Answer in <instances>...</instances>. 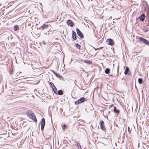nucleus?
<instances>
[{"label": "nucleus", "mask_w": 149, "mask_h": 149, "mask_svg": "<svg viewBox=\"0 0 149 149\" xmlns=\"http://www.w3.org/2000/svg\"><path fill=\"white\" fill-rule=\"evenodd\" d=\"M76 145H77V146L78 147L79 146L80 147V148L81 149V146H80V145L79 143L77 142V143Z\"/></svg>", "instance_id": "5701e85b"}, {"label": "nucleus", "mask_w": 149, "mask_h": 149, "mask_svg": "<svg viewBox=\"0 0 149 149\" xmlns=\"http://www.w3.org/2000/svg\"><path fill=\"white\" fill-rule=\"evenodd\" d=\"M107 44L109 45H112L114 44L113 40L110 38L107 39Z\"/></svg>", "instance_id": "0eeeda50"}, {"label": "nucleus", "mask_w": 149, "mask_h": 149, "mask_svg": "<svg viewBox=\"0 0 149 149\" xmlns=\"http://www.w3.org/2000/svg\"><path fill=\"white\" fill-rule=\"evenodd\" d=\"M102 48V47H100L99 48H98L99 49H101Z\"/></svg>", "instance_id": "c85d7f7f"}, {"label": "nucleus", "mask_w": 149, "mask_h": 149, "mask_svg": "<svg viewBox=\"0 0 149 149\" xmlns=\"http://www.w3.org/2000/svg\"><path fill=\"white\" fill-rule=\"evenodd\" d=\"M110 70L109 68H106L105 69V73L107 74H108L110 72Z\"/></svg>", "instance_id": "dca6fc26"}, {"label": "nucleus", "mask_w": 149, "mask_h": 149, "mask_svg": "<svg viewBox=\"0 0 149 149\" xmlns=\"http://www.w3.org/2000/svg\"><path fill=\"white\" fill-rule=\"evenodd\" d=\"M75 81L74 82V83H75Z\"/></svg>", "instance_id": "7c9ffc66"}, {"label": "nucleus", "mask_w": 149, "mask_h": 149, "mask_svg": "<svg viewBox=\"0 0 149 149\" xmlns=\"http://www.w3.org/2000/svg\"><path fill=\"white\" fill-rule=\"evenodd\" d=\"M54 88L52 87L53 91L55 93L57 94V89L54 85Z\"/></svg>", "instance_id": "4468645a"}, {"label": "nucleus", "mask_w": 149, "mask_h": 149, "mask_svg": "<svg viewBox=\"0 0 149 149\" xmlns=\"http://www.w3.org/2000/svg\"><path fill=\"white\" fill-rule=\"evenodd\" d=\"M145 17V15L143 14L141 15L139 17L140 20L142 21H143L144 20V18Z\"/></svg>", "instance_id": "9b49d317"}, {"label": "nucleus", "mask_w": 149, "mask_h": 149, "mask_svg": "<svg viewBox=\"0 0 149 149\" xmlns=\"http://www.w3.org/2000/svg\"><path fill=\"white\" fill-rule=\"evenodd\" d=\"M93 52V51L92 50L91 51V53L92 54H91V55L92 56H93V55H94V56L95 55L97 54V52H94L93 53L92 52Z\"/></svg>", "instance_id": "4be33fe9"}, {"label": "nucleus", "mask_w": 149, "mask_h": 149, "mask_svg": "<svg viewBox=\"0 0 149 149\" xmlns=\"http://www.w3.org/2000/svg\"><path fill=\"white\" fill-rule=\"evenodd\" d=\"M49 84L52 87L53 85V86H54V84H53V83H52V82H50L49 83Z\"/></svg>", "instance_id": "393cba45"}, {"label": "nucleus", "mask_w": 149, "mask_h": 149, "mask_svg": "<svg viewBox=\"0 0 149 149\" xmlns=\"http://www.w3.org/2000/svg\"><path fill=\"white\" fill-rule=\"evenodd\" d=\"M41 126V129L42 131H43L45 123V120L44 118H42L40 122Z\"/></svg>", "instance_id": "7ed1b4c3"}, {"label": "nucleus", "mask_w": 149, "mask_h": 149, "mask_svg": "<svg viewBox=\"0 0 149 149\" xmlns=\"http://www.w3.org/2000/svg\"><path fill=\"white\" fill-rule=\"evenodd\" d=\"M113 112L116 114H118L120 111L119 110L117 109V108L116 107H114L113 109Z\"/></svg>", "instance_id": "f8f14e48"}, {"label": "nucleus", "mask_w": 149, "mask_h": 149, "mask_svg": "<svg viewBox=\"0 0 149 149\" xmlns=\"http://www.w3.org/2000/svg\"><path fill=\"white\" fill-rule=\"evenodd\" d=\"M53 72L54 73L55 75L58 77H61V75L58 73H57L56 72H55L53 71Z\"/></svg>", "instance_id": "f3484780"}, {"label": "nucleus", "mask_w": 149, "mask_h": 149, "mask_svg": "<svg viewBox=\"0 0 149 149\" xmlns=\"http://www.w3.org/2000/svg\"><path fill=\"white\" fill-rule=\"evenodd\" d=\"M49 25H47L46 24H44L42 26H41V28L42 30H44L45 29H46L48 28L49 26Z\"/></svg>", "instance_id": "6e6552de"}, {"label": "nucleus", "mask_w": 149, "mask_h": 149, "mask_svg": "<svg viewBox=\"0 0 149 149\" xmlns=\"http://www.w3.org/2000/svg\"><path fill=\"white\" fill-rule=\"evenodd\" d=\"M139 40L140 41L142 42L144 44L149 46V41L146 39L141 37L139 38Z\"/></svg>", "instance_id": "f03ea898"}, {"label": "nucleus", "mask_w": 149, "mask_h": 149, "mask_svg": "<svg viewBox=\"0 0 149 149\" xmlns=\"http://www.w3.org/2000/svg\"><path fill=\"white\" fill-rule=\"evenodd\" d=\"M66 127V126L65 125H64L62 127V128L64 130L65 129Z\"/></svg>", "instance_id": "b1692460"}, {"label": "nucleus", "mask_w": 149, "mask_h": 149, "mask_svg": "<svg viewBox=\"0 0 149 149\" xmlns=\"http://www.w3.org/2000/svg\"><path fill=\"white\" fill-rule=\"evenodd\" d=\"M130 129V128L129 127H128V131L129 132H130V130H129V129Z\"/></svg>", "instance_id": "bb28decb"}, {"label": "nucleus", "mask_w": 149, "mask_h": 149, "mask_svg": "<svg viewBox=\"0 0 149 149\" xmlns=\"http://www.w3.org/2000/svg\"><path fill=\"white\" fill-rule=\"evenodd\" d=\"M93 48H94L95 49V50H96V48H95V47H93Z\"/></svg>", "instance_id": "a878e982"}, {"label": "nucleus", "mask_w": 149, "mask_h": 149, "mask_svg": "<svg viewBox=\"0 0 149 149\" xmlns=\"http://www.w3.org/2000/svg\"><path fill=\"white\" fill-rule=\"evenodd\" d=\"M57 94L60 95H62L63 94V92L62 90H60L57 92Z\"/></svg>", "instance_id": "2eb2a0df"}, {"label": "nucleus", "mask_w": 149, "mask_h": 149, "mask_svg": "<svg viewBox=\"0 0 149 149\" xmlns=\"http://www.w3.org/2000/svg\"><path fill=\"white\" fill-rule=\"evenodd\" d=\"M67 24L71 27L72 26L74 25V23L70 20H68L67 22Z\"/></svg>", "instance_id": "1a4fd4ad"}, {"label": "nucleus", "mask_w": 149, "mask_h": 149, "mask_svg": "<svg viewBox=\"0 0 149 149\" xmlns=\"http://www.w3.org/2000/svg\"><path fill=\"white\" fill-rule=\"evenodd\" d=\"M96 49V50H98V49H98V48H97Z\"/></svg>", "instance_id": "c756f323"}, {"label": "nucleus", "mask_w": 149, "mask_h": 149, "mask_svg": "<svg viewBox=\"0 0 149 149\" xmlns=\"http://www.w3.org/2000/svg\"><path fill=\"white\" fill-rule=\"evenodd\" d=\"M100 124L101 129L103 131H105L106 129L104 126L103 121L102 120L100 121Z\"/></svg>", "instance_id": "39448f33"}, {"label": "nucleus", "mask_w": 149, "mask_h": 149, "mask_svg": "<svg viewBox=\"0 0 149 149\" xmlns=\"http://www.w3.org/2000/svg\"><path fill=\"white\" fill-rule=\"evenodd\" d=\"M72 38L74 40H76L77 35L75 32L73 31H72Z\"/></svg>", "instance_id": "9d476101"}, {"label": "nucleus", "mask_w": 149, "mask_h": 149, "mask_svg": "<svg viewBox=\"0 0 149 149\" xmlns=\"http://www.w3.org/2000/svg\"><path fill=\"white\" fill-rule=\"evenodd\" d=\"M44 44H45V43L44 42Z\"/></svg>", "instance_id": "2f4dec72"}, {"label": "nucleus", "mask_w": 149, "mask_h": 149, "mask_svg": "<svg viewBox=\"0 0 149 149\" xmlns=\"http://www.w3.org/2000/svg\"><path fill=\"white\" fill-rule=\"evenodd\" d=\"M26 114L27 116L31 119L34 122H36L37 121L35 115L31 111L27 110L26 111Z\"/></svg>", "instance_id": "f257e3e1"}, {"label": "nucleus", "mask_w": 149, "mask_h": 149, "mask_svg": "<svg viewBox=\"0 0 149 149\" xmlns=\"http://www.w3.org/2000/svg\"><path fill=\"white\" fill-rule=\"evenodd\" d=\"M48 32V31H47L46 33H45V34H47V33Z\"/></svg>", "instance_id": "cd10ccee"}, {"label": "nucleus", "mask_w": 149, "mask_h": 149, "mask_svg": "<svg viewBox=\"0 0 149 149\" xmlns=\"http://www.w3.org/2000/svg\"><path fill=\"white\" fill-rule=\"evenodd\" d=\"M129 68L128 67H126V68L125 70L124 71V74H127V73H128V72L129 71Z\"/></svg>", "instance_id": "ddd939ff"}, {"label": "nucleus", "mask_w": 149, "mask_h": 149, "mask_svg": "<svg viewBox=\"0 0 149 149\" xmlns=\"http://www.w3.org/2000/svg\"><path fill=\"white\" fill-rule=\"evenodd\" d=\"M85 62L89 64H92V61L90 60H85Z\"/></svg>", "instance_id": "aec40b11"}, {"label": "nucleus", "mask_w": 149, "mask_h": 149, "mask_svg": "<svg viewBox=\"0 0 149 149\" xmlns=\"http://www.w3.org/2000/svg\"><path fill=\"white\" fill-rule=\"evenodd\" d=\"M138 82L139 84H141L143 82V80L141 78H139L138 79Z\"/></svg>", "instance_id": "a211bd4d"}, {"label": "nucleus", "mask_w": 149, "mask_h": 149, "mask_svg": "<svg viewBox=\"0 0 149 149\" xmlns=\"http://www.w3.org/2000/svg\"><path fill=\"white\" fill-rule=\"evenodd\" d=\"M14 30L15 31H17L19 29V27L17 25H15L14 26Z\"/></svg>", "instance_id": "6ab92c4d"}, {"label": "nucleus", "mask_w": 149, "mask_h": 149, "mask_svg": "<svg viewBox=\"0 0 149 149\" xmlns=\"http://www.w3.org/2000/svg\"><path fill=\"white\" fill-rule=\"evenodd\" d=\"M85 100V98L84 97H82L76 101L75 102L76 105L78 104L83 102Z\"/></svg>", "instance_id": "20e7f679"}, {"label": "nucleus", "mask_w": 149, "mask_h": 149, "mask_svg": "<svg viewBox=\"0 0 149 149\" xmlns=\"http://www.w3.org/2000/svg\"><path fill=\"white\" fill-rule=\"evenodd\" d=\"M75 47L79 49H80V48L81 47L80 45L77 43L75 44Z\"/></svg>", "instance_id": "412c9836"}, {"label": "nucleus", "mask_w": 149, "mask_h": 149, "mask_svg": "<svg viewBox=\"0 0 149 149\" xmlns=\"http://www.w3.org/2000/svg\"><path fill=\"white\" fill-rule=\"evenodd\" d=\"M76 31L78 35L81 38H83L84 37L83 35L80 30L78 29L77 28Z\"/></svg>", "instance_id": "423d86ee"}]
</instances>
